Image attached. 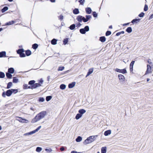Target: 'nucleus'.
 <instances>
[{
  "mask_svg": "<svg viewBox=\"0 0 153 153\" xmlns=\"http://www.w3.org/2000/svg\"><path fill=\"white\" fill-rule=\"evenodd\" d=\"M126 32L128 33H130L132 31V29L131 27H128L126 30Z\"/></svg>",
  "mask_w": 153,
  "mask_h": 153,
  "instance_id": "28",
  "label": "nucleus"
},
{
  "mask_svg": "<svg viewBox=\"0 0 153 153\" xmlns=\"http://www.w3.org/2000/svg\"><path fill=\"white\" fill-rule=\"evenodd\" d=\"M75 27V24H72L70 27V28L71 30H74Z\"/></svg>",
  "mask_w": 153,
  "mask_h": 153,
  "instance_id": "37",
  "label": "nucleus"
},
{
  "mask_svg": "<svg viewBox=\"0 0 153 153\" xmlns=\"http://www.w3.org/2000/svg\"><path fill=\"white\" fill-rule=\"evenodd\" d=\"M31 135L30 132H28V133H25L24 134V135Z\"/></svg>",
  "mask_w": 153,
  "mask_h": 153,
  "instance_id": "62",
  "label": "nucleus"
},
{
  "mask_svg": "<svg viewBox=\"0 0 153 153\" xmlns=\"http://www.w3.org/2000/svg\"><path fill=\"white\" fill-rule=\"evenodd\" d=\"M144 15V13L143 12H142L140 14H139V16L140 17H143Z\"/></svg>",
  "mask_w": 153,
  "mask_h": 153,
  "instance_id": "48",
  "label": "nucleus"
},
{
  "mask_svg": "<svg viewBox=\"0 0 153 153\" xmlns=\"http://www.w3.org/2000/svg\"><path fill=\"white\" fill-rule=\"evenodd\" d=\"M20 56L21 57H25V53H21L20 54Z\"/></svg>",
  "mask_w": 153,
  "mask_h": 153,
  "instance_id": "52",
  "label": "nucleus"
},
{
  "mask_svg": "<svg viewBox=\"0 0 153 153\" xmlns=\"http://www.w3.org/2000/svg\"><path fill=\"white\" fill-rule=\"evenodd\" d=\"M71 153H82V152H77V151L74 150V151H72L71 152Z\"/></svg>",
  "mask_w": 153,
  "mask_h": 153,
  "instance_id": "61",
  "label": "nucleus"
},
{
  "mask_svg": "<svg viewBox=\"0 0 153 153\" xmlns=\"http://www.w3.org/2000/svg\"><path fill=\"white\" fill-rule=\"evenodd\" d=\"M47 114L46 111H42L37 114L32 120L31 122L36 123L41 119L44 118Z\"/></svg>",
  "mask_w": 153,
  "mask_h": 153,
  "instance_id": "1",
  "label": "nucleus"
},
{
  "mask_svg": "<svg viewBox=\"0 0 153 153\" xmlns=\"http://www.w3.org/2000/svg\"><path fill=\"white\" fill-rule=\"evenodd\" d=\"M19 81V79L17 78V77H13V82L14 83H17Z\"/></svg>",
  "mask_w": 153,
  "mask_h": 153,
  "instance_id": "26",
  "label": "nucleus"
},
{
  "mask_svg": "<svg viewBox=\"0 0 153 153\" xmlns=\"http://www.w3.org/2000/svg\"><path fill=\"white\" fill-rule=\"evenodd\" d=\"M65 148L67 149V147H64L63 146H62L60 148V150L61 151L63 152L65 150Z\"/></svg>",
  "mask_w": 153,
  "mask_h": 153,
  "instance_id": "42",
  "label": "nucleus"
},
{
  "mask_svg": "<svg viewBox=\"0 0 153 153\" xmlns=\"http://www.w3.org/2000/svg\"><path fill=\"white\" fill-rule=\"evenodd\" d=\"M79 2L81 4L83 5L84 3L85 0H79Z\"/></svg>",
  "mask_w": 153,
  "mask_h": 153,
  "instance_id": "53",
  "label": "nucleus"
},
{
  "mask_svg": "<svg viewBox=\"0 0 153 153\" xmlns=\"http://www.w3.org/2000/svg\"><path fill=\"white\" fill-rule=\"evenodd\" d=\"M85 11L88 14H90L91 13L92 10L91 8L87 7L85 8Z\"/></svg>",
  "mask_w": 153,
  "mask_h": 153,
  "instance_id": "15",
  "label": "nucleus"
},
{
  "mask_svg": "<svg viewBox=\"0 0 153 153\" xmlns=\"http://www.w3.org/2000/svg\"><path fill=\"white\" fill-rule=\"evenodd\" d=\"M148 62L150 64H151L152 63V62H151V60L150 59H148L147 60Z\"/></svg>",
  "mask_w": 153,
  "mask_h": 153,
  "instance_id": "59",
  "label": "nucleus"
},
{
  "mask_svg": "<svg viewBox=\"0 0 153 153\" xmlns=\"http://www.w3.org/2000/svg\"><path fill=\"white\" fill-rule=\"evenodd\" d=\"M92 137H93L92 136H90L89 137V138H90V142H91V143L94 141V140H93V138H92Z\"/></svg>",
  "mask_w": 153,
  "mask_h": 153,
  "instance_id": "50",
  "label": "nucleus"
},
{
  "mask_svg": "<svg viewBox=\"0 0 153 153\" xmlns=\"http://www.w3.org/2000/svg\"><path fill=\"white\" fill-rule=\"evenodd\" d=\"M115 71L117 72L121 73L123 74H125L127 72L126 71L125 69H119L118 68H116L115 69Z\"/></svg>",
  "mask_w": 153,
  "mask_h": 153,
  "instance_id": "7",
  "label": "nucleus"
},
{
  "mask_svg": "<svg viewBox=\"0 0 153 153\" xmlns=\"http://www.w3.org/2000/svg\"><path fill=\"white\" fill-rule=\"evenodd\" d=\"M85 31L84 28L81 29L80 30V32L82 34H84L85 33Z\"/></svg>",
  "mask_w": 153,
  "mask_h": 153,
  "instance_id": "38",
  "label": "nucleus"
},
{
  "mask_svg": "<svg viewBox=\"0 0 153 153\" xmlns=\"http://www.w3.org/2000/svg\"><path fill=\"white\" fill-rule=\"evenodd\" d=\"M119 80L122 84L124 83L125 80V77H118Z\"/></svg>",
  "mask_w": 153,
  "mask_h": 153,
  "instance_id": "19",
  "label": "nucleus"
},
{
  "mask_svg": "<svg viewBox=\"0 0 153 153\" xmlns=\"http://www.w3.org/2000/svg\"><path fill=\"white\" fill-rule=\"evenodd\" d=\"M30 132L31 135L36 133L34 130Z\"/></svg>",
  "mask_w": 153,
  "mask_h": 153,
  "instance_id": "63",
  "label": "nucleus"
},
{
  "mask_svg": "<svg viewBox=\"0 0 153 153\" xmlns=\"http://www.w3.org/2000/svg\"><path fill=\"white\" fill-rule=\"evenodd\" d=\"M86 112V110L84 109H80L78 111V113L82 116V115Z\"/></svg>",
  "mask_w": 153,
  "mask_h": 153,
  "instance_id": "9",
  "label": "nucleus"
},
{
  "mask_svg": "<svg viewBox=\"0 0 153 153\" xmlns=\"http://www.w3.org/2000/svg\"><path fill=\"white\" fill-rule=\"evenodd\" d=\"M25 53L27 56H30L31 54V52L30 50H27L26 51Z\"/></svg>",
  "mask_w": 153,
  "mask_h": 153,
  "instance_id": "36",
  "label": "nucleus"
},
{
  "mask_svg": "<svg viewBox=\"0 0 153 153\" xmlns=\"http://www.w3.org/2000/svg\"><path fill=\"white\" fill-rule=\"evenodd\" d=\"M68 38H66V39H64L63 41V43L65 45L68 42Z\"/></svg>",
  "mask_w": 153,
  "mask_h": 153,
  "instance_id": "43",
  "label": "nucleus"
},
{
  "mask_svg": "<svg viewBox=\"0 0 153 153\" xmlns=\"http://www.w3.org/2000/svg\"><path fill=\"white\" fill-rule=\"evenodd\" d=\"M82 138L80 136H78L76 139V141L77 142H79L82 141Z\"/></svg>",
  "mask_w": 153,
  "mask_h": 153,
  "instance_id": "17",
  "label": "nucleus"
},
{
  "mask_svg": "<svg viewBox=\"0 0 153 153\" xmlns=\"http://www.w3.org/2000/svg\"><path fill=\"white\" fill-rule=\"evenodd\" d=\"M111 32L110 31H108L106 32L105 33V35L106 36H108L111 35Z\"/></svg>",
  "mask_w": 153,
  "mask_h": 153,
  "instance_id": "46",
  "label": "nucleus"
},
{
  "mask_svg": "<svg viewBox=\"0 0 153 153\" xmlns=\"http://www.w3.org/2000/svg\"><path fill=\"white\" fill-rule=\"evenodd\" d=\"M16 120H17L19 121V122L22 123H28L29 122V121L27 119L23 118L22 117H16Z\"/></svg>",
  "mask_w": 153,
  "mask_h": 153,
  "instance_id": "5",
  "label": "nucleus"
},
{
  "mask_svg": "<svg viewBox=\"0 0 153 153\" xmlns=\"http://www.w3.org/2000/svg\"><path fill=\"white\" fill-rule=\"evenodd\" d=\"M73 12L74 14H77L79 13V11L78 9L76 8L74 10Z\"/></svg>",
  "mask_w": 153,
  "mask_h": 153,
  "instance_id": "32",
  "label": "nucleus"
},
{
  "mask_svg": "<svg viewBox=\"0 0 153 153\" xmlns=\"http://www.w3.org/2000/svg\"><path fill=\"white\" fill-rule=\"evenodd\" d=\"M8 9V8L7 7H4L1 10V12L2 13L7 10Z\"/></svg>",
  "mask_w": 153,
  "mask_h": 153,
  "instance_id": "35",
  "label": "nucleus"
},
{
  "mask_svg": "<svg viewBox=\"0 0 153 153\" xmlns=\"http://www.w3.org/2000/svg\"><path fill=\"white\" fill-rule=\"evenodd\" d=\"M111 133V131L110 130H108L105 131L104 133V135L105 136H107L110 135Z\"/></svg>",
  "mask_w": 153,
  "mask_h": 153,
  "instance_id": "13",
  "label": "nucleus"
},
{
  "mask_svg": "<svg viewBox=\"0 0 153 153\" xmlns=\"http://www.w3.org/2000/svg\"><path fill=\"white\" fill-rule=\"evenodd\" d=\"M12 85H13V84H12V82H9L7 84V88L9 89L12 86Z\"/></svg>",
  "mask_w": 153,
  "mask_h": 153,
  "instance_id": "23",
  "label": "nucleus"
},
{
  "mask_svg": "<svg viewBox=\"0 0 153 153\" xmlns=\"http://www.w3.org/2000/svg\"><path fill=\"white\" fill-rule=\"evenodd\" d=\"M93 71V68H91L89 70L88 72L86 75V76H89Z\"/></svg>",
  "mask_w": 153,
  "mask_h": 153,
  "instance_id": "18",
  "label": "nucleus"
},
{
  "mask_svg": "<svg viewBox=\"0 0 153 153\" xmlns=\"http://www.w3.org/2000/svg\"><path fill=\"white\" fill-rule=\"evenodd\" d=\"M63 16L62 15H61L59 17V19H60L61 20H62L63 19Z\"/></svg>",
  "mask_w": 153,
  "mask_h": 153,
  "instance_id": "60",
  "label": "nucleus"
},
{
  "mask_svg": "<svg viewBox=\"0 0 153 153\" xmlns=\"http://www.w3.org/2000/svg\"><path fill=\"white\" fill-rule=\"evenodd\" d=\"M6 76H12V75L10 74V73L9 72L7 73L6 74Z\"/></svg>",
  "mask_w": 153,
  "mask_h": 153,
  "instance_id": "58",
  "label": "nucleus"
},
{
  "mask_svg": "<svg viewBox=\"0 0 153 153\" xmlns=\"http://www.w3.org/2000/svg\"><path fill=\"white\" fill-rule=\"evenodd\" d=\"M45 100V99L43 97H40L38 99V101L39 102H43Z\"/></svg>",
  "mask_w": 153,
  "mask_h": 153,
  "instance_id": "33",
  "label": "nucleus"
},
{
  "mask_svg": "<svg viewBox=\"0 0 153 153\" xmlns=\"http://www.w3.org/2000/svg\"><path fill=\"white\" fill-rule=\"evenodd\" d=\"M28 84L30 85L29 86H28L27 84H23V88L24 89H35L34 86L33 84V83L32 80L28 82Z\"/></svg>",
  "mask_w": 153,
  "mask_h": 153,
  "instance_id": "2",
  "label": "nucleus"
},
{
  "mask_svg": "<svg viewBox=\"0 0 153 153\" xmlns=\"http://www.w3.org/2000/svg\"><path fill=\"white\" fill-rule=\"evenodd\" d=\"M66 87V85L64 84H61L59 86V88L62 90H64Z\"/></svg>",
  "mask_w": 153,
  "mask_h": 153,
  "instance_id": "22",
  "label": "nucleus"
},
{
  "mask_svg": "<svg viewBox=\"0 0 153 153\" xmlns=\"http://www.w3.org/2000/svg\"><path fill=\"white\" fill-rule=\"evenodd\" d=\"M84 29L85 30V31H88L89 30L88 26H86Z\"/></svg>",
  "mask_w": 153,
  "mask_h": 153,
  "instance_id": "45",
  "label": "nucleus"
},
{
  "mask_svg": "<svg viewBox=\"0 0 153 153\" xmlns=\"http://www.w3.org/2000/svg\"><path fill=\"white\" fill-rule=\"evenodd\" d=\"M86 19L87 20V22L91 18V16L90 15H86Z\"/></svg>",
  "mask_w": 153,
  "mask_h": 153,
  "instance_id": "44",
  "label": "nucleus"
},
{
  "mask_svg": "<svg viewBox=\"0 0 153 153\" xmlns=\"http://www.w3.org/2000/svg\"><path fill=\"white\" fill-rule=\"evenodd\" d=\"M33 83L34 85L35 88L36 89L37 87L42 86V85L43 84L44 82V80L42 78H41L39 79L38 80V83H36V81L35 80H32Z\"/></svg>",
  "mask_w": 153,
  "mask_h": 153,
  "instance_id": "3",
  "label": "nucleus"
},
{
  "mask_svg": "<svg viewBox=\"0 0 153 153\" xmlns=\"http://www.w3.org/2000/svg\"><path fill=\"white\" fill-rule=\"evenodd\" d=\"M107 152V147L104 146L102 147L101 149V153H106Z\"/></svg>",
  "mask_w": 153,
  "mask_h": 153,
  "instance_id": "12",
  "label": "nucleus"
},
{
  "mask_svg": "<svg viewBox=\"0 0 153 153\" xmlns=\"http://www.w3.org/2000/svg\"><path fill=\"white\" fill-rule=\"evenodd\" d=\"M14 72V70L13 68H11L8 69V72L10 74H13Z\"/></svg>",
  "mask_w": 153,
  "mask_h": 153,
  "instance_id": "20",
  "label": "nucleus"
},
{
  "mask_svg": "<svg viewBox=\"0 0 153 153\" xmlns=\"http://www.w3.org/2000/svg\"><path fill=\"white\" fill-rule=\"evenodd\" d=\"M42 149L41 147H37L36 148V151L37 152H39L42 151Z\"/></svg>",
  "mask_w": 153,
  "mask_h": 153,
  "instance_id": "34",
  "label": "nucleus"
},
{
  "mask_svg": "<svg viewBox=\"0 0 153 153\" xmlns=\"http://www.w3.org/2000/svg\"><path fill=\"white\" fill-rule=\"evenodd\" d=\"M93 137H92V138H93V139L94 141L95 140L96 138L98 137L97 135H94V136H92Z\"/></svg>",
  "mask_w": 153,
  "mask_h": 153,
  "instance_id": "54",
  "label": "nucleus"
},
{
  "mask_svg": "<svg viewBox=\"0 0 153 153\" xmlns=\"http://www.w3.org/2000/svg\"><path fill=\"white\" fill-rule=\"evenodd\" d=\"M100 40L102 42H104L105 41V38L104 36H102L100 37Z\"/></svg>",
  "mask_w": 153,
  "mask_h": 153,
  "instance_id": "29",
  "label": "nucleus"
},
{
  "mask_svg": "<svg viewBox=\"0 0 153 153\" xmlns=\"http://www.w3.org/2000/svg\"><path fill=\"white\" fill-rule=\"evenodd\" d=\"M140 19H133L131 22L132 23H134V22H136L137 21H138Z\"/></svg>",
  "mask_w": 153,
  "mask_h": 153,
  "instance_id": "51",
  "label": "nucleus"
},
{
  "mask_svg": "<svg viewBox=\"0 0 153 153\" xmlns=\"http://www.w3.org/2000/svg\"><path fill=\"white\" fill-rule=\"evenodd\" d=\"M148 10V6L147 4H145L144 9V11H146Z\"/></svg>",
  "mask_w": 153,
  "mask_h": 153,
  "instance_id": "47",
  "label": "nucleus"
},
{
  "mask_svg": "<svg viewBox=\"0 0 153 153\" xmlns=\"http://www.w3.org/2000/svg\"><path fill=\"white\" fill-rule=\"evenodd\" d=\"M135 61H132L130 65V71H133V66L134 63Z\"/></svg>",
  "mask_w": 153,
  "mask_h": 153,
  "instance_id": "14",
  "label": "nucleus"
},
{
  "mask_svg": "<svg viewBox=\"0 0 153 153\" xmlns=\"http://www.w3.org/2000/svg\"><path fill=\"white\" fill-rule=\"evenodd\" d=\"M147 70L145 74H149L152 72V68L150 65H147Z\"/></svg>",
  "mask_w": 153,
  "mask_h": 153,
  "instance_id": "6",
  "label": "nucleus"
},
{
  "mask_svg": "<svg viewBox=\"0 0 153 153\" xmlns=\"http://www.w3.org/2000/svg\"><path fill=\"white\" fill-rule=\"evenodd\" d=\"M24 52V50L23 49H19L17 51V53L18 54H20L21 53H22Z\"/></svg>",
  "mask_w": 153,
  "mask_h": 153,
  "instance_id": "30",
  "label": "nucleus"
},
{
  "mask_svg": "<svg viewBox=\"0 0 153 153\" xmlns=\"http://www.w3.org/2000/svg\"><path fill=\"white\" fill-rule=\"evenodd\" d=\"M76 84L75 82H73L69 83L68 85V88H72L74 87Z\"/></svg>",
  "mask_w": 153,
  "mask_h": 153,
  "instance_id": "8",
  "label": "nucleus"
},
{
  "mask_svg": "<svg viewBox=\"0 0 153 153\" xmlns=\"http://www.w3.org/2000/svg\"><path fill=\"white\" fill-rule=\"evenodd\" d=\"M38 45L37 44H35L33 45L32 48L34 49H36L38 47Z\"/></svg>",
  "mask_w": 153,
  "mask_h": 153,
  "instance_id": "40",
  "label": "nucleus"
},
{
  "mask_svg": "<svg viewBox=\"0 0 153 153\" xmlns=\"http://www.w3.org/2000/svg\"><path fill=\"white\" fill-rule=\"evenodd\" d=\"M19 90V89H12V88L10 89V90H11L12 94H16L18 92V90Z\"/></svg>",
  "mask_w": 153,
  "mask_h": 153,
  "instance_id": "11",
  "label": "nucleus"
},
{
  "mask_svg": "<svg viewBox=\"0 0 153 153\" xmlns=\"http://www.w3.org/2000/svg\"><path fill=\"white\" fill-rule=\"evenodd\" d=\"M82 16H79L77 17L76 19L78 22H81L82 21Z\"/></svg>",
  "mask_w": 153,
  "mask_h": 153,
  "instance_id": "24",
  "label": "nucleus"
},
{
  "mask_svg": "<svg viewBox=\"0 0 153 153\" xmlns=\"http://www.w3.org/2000/svg\"><path fill=\"white\" fill-rule=\"evenodd\" d=\"M52 98V96H47L46 98V100L47 102H48L51 100Z\"/></svg>",
  "mask_w": 153,
  "mask_h": 153,
  "instance_id": "25",
  "label": "nucleus"
},
{
  "mask_svg": "<svg viewBox=\"0 0 153 153\" xmlns=\"http://www.w3.org/2000/svg\"><path fill=\"white\" fill-rule=\"evenodd\" d=\"M64 68V67H60L58 69V70L59 71H62Z\"/></svg>",
  "mask_w": 153,
  "mask_h": 153,
  "instance_id": "49",
  "label": "nucleus"
},
{
  "mask_svg": "<svg viewBox=\"0 0 153 153\" xmlns=\"http://www.w3.org/2000/svg\"><path fill=\"white\" fill-rule=\"evenodd\" d=\"M45 150L48 153H50L52 151V150L50 148L49 149H47V148H46L45 149Z\"/></svg>",
  "mask_w": 153,
  "mask_h": 153,
  "instance_id": "39",
  "label": "nucleus"
},
{
  "mask_svg": "<svg viewBox=\"0 0 153 153\" xmlns=\"http://www.w3.org/2000/svg\"><path fill=\"white\" fill-rule=\"evenodd\" d=\"M82 116L81 115V114H79V113L76 114L75 117V119L77 120H79L81 117Z\"/></svg>",
  "mask_w": 153,
  "mask_h": 153,
  "instance_id": "21",
  "label": "nucleus"
},
{
  "mask_svg": "<svg viewBox=\"0 0 153 153\" xmlns=\"http://www.w3.org/2000/svg\"><path fill=\"white\" fill-rule=\"evenodd\" d=\"M6 57V53L5 51H2L0 52V57Z\"/></svg>",
  "mask_w": 153,
  "mask_h": 153,
  "instance_id": "16",
  "label": "nucleus"
},
{
  "mask_svg": "<svg viewBox=\"0 0 153 153\" xmlns=\"http://www.w3.org/2000/svg\"><path fill=\"white\" fill-rule=\"evenodd\" d=\"M152 18H153V14L151 15L149 17V19L150 20Z\"/></svg>",
  "mask_w": 153,
  "mask_h": 153,
  "instance_id": "64",
  "label": "nucleus"
},
{
  "mask_svg": "<svg viewBox=\"0 0 153 153\" xmlns=\"http://www.w3.org/2000/svg\"><path fill=\"white\" fill-rule=\"evenodd\" d=\"M12 94L10 89H9L6 91H4L2 94V96L4 98H5L6 96L9 97Z\"/></svg>",
  "mask_w": 153,
  "mask_h": 153,
  "instance_id": "4",
  "label": "nucleus"
},
{
  "mask_svg": "<svg viewBox=\"0 0 153 153\" xmlns=\"http://www.w3.org/2000/svg\"><path fill=\"white\" fill-rule=\"evenodd\" d=\"M93 16L94 17H96L97 16V15L96 13L95 12H94L93 13Z\"/></svg>",
  "mask_w": 153,
  "mask_h": 153,
  "instance_id": "55",
  "label": "nucleus"
},
{
  "mask_svg": "<svg viewBox=\"0 0 153 153\" xmlns=\"http://www.w3.org/2000/svg\"><path fill=\"white\" fill-rule=\"evenodd\" d=\"M90 138H89V137H87V139L83 141V144L86 145L90 143H91V142H90Z\"/></svg>",
  "mask_w": 153,
  "mask_h": 153,
  "instance_id": "10",
  "label": "nucleus"
},
{
  "mask_svg": "<svg viewBox=\"0 0 153 153\" xmlns=\"http://www.w3.org/2000/svg\"><path fill=\"white\" fill-rule=\"evenodd\" d=\"M124 31H123L121 32H119L117 33L116 34V36H119V35H120L121 34H124Z\"/></svg>",
  "mask_w": 153,
  "mask_h": 153,
  "instance_id": "41",
  "label": "nucleus"
},
{
  "mask_svg": "<svg viewBox=\"0 0 153 153\" xmlns=\"http://www.w3.org/2000/svg\"><path fill=\"white\" fill-rule=\"evenodd\" d=\"M57 40L55 39H53L51 41V43L52 45H55L57 44Z\"/></svg>",
  "mask_w": 153,
  "mask_h": 153,
  "instance_id": "27",
  "label": "nucleus"
},
{
  "mask_svg": "<svg viewBox=\"0 0 153 153\" xmlns=\"http://www.w3.org/2000/svg\"><path fill=\"white\" fill-rule=\"evenodd\" d=\"M82 21H83L85 22H87V20H86V19L82 16Z\"/></svg>",
  "mask_w": 153,
  "mask_h": 153,
  "instance_id": "56",
  "label": "nucleus"
},
{
  "mask_svg": "<svg viewBox=\"0 0 153 153\" xmlns=\"http://www.w3.org/2000/svg\"><path fill=\"white\" fill-rule=\"evenodd\" d=\"M15 22L14 21H10L8 22H7L5 25H12V24H13Z\"/></svg>",
  "mask_w": 153,
  "mask_h": 153,
  "instance_id": "31",
  "label": "nucleus"
},
{
  "mask_svg": "<svg viewBox=\"0 0 153 153\" xmlns=\"http://www.w3.org/2000/svg\"><path fill=\"white\" fill-rule=\"evenodd\" d=\"M0 76H5L4 74L2 72H0Z\"/></svg>",
  "mask_w": 153,
  "mask_h": 153,
  "instance_id": "57",
  "label": "nucleus"
}]
</instances>
